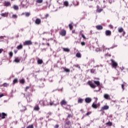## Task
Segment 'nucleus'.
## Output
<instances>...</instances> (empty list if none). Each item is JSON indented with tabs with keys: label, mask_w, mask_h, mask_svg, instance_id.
Returning a JSON list of instances; mask_svg holds the SVG:
<instances>
[{
	"label": "nucleus",
	"mask_w": 128,
	"mask_h": 128,
	"mask_svg": "<svg viewBox=\"0 0 128 128\" xmlns=\"http://www.w3.org/2000/svg\"><path fill=\"white\" fill-rule=\"evenodd\" d=\"M94 82L95 84H94L92 83V81H89L88 82V84L90 86V88H96V86H100V81H96V80H94Z\"/></svg>",
	"instance_id": "1"
},
{
	"label": "nucleus",
	"mask_w": 128,
	"mask_h": 128,
	"mask_svg": "<svg viewBox=\"0 0 128 128\" xmlns=\"http://www.w3.org/2000/svg\"><path fill=\"white\" fill-rule=\"evenodd\" d=\"M64 128H72V124L70 122V121L66 119V120L64 125Z\"/></svg>",
	"instance_id": "2"
},
{
	"label": "nucleus",
	"mask_w": 128,
	"mask_h": 128,
	"mask_svg": "<svg viewBox=\"0 0 128 128\" xmlns=\"http://www.w3.org/2000/svg\"><path fill=\"white\" fill-rule=\"evenodd\" d=\"M59 34L62 36H66V30H64V29H62L60 32Z\"/></svg>",
	"instance_id": "3"
},
{
	"label": "nucleus",
	"mask_w": 128,
	"mask_h": 128,
	"mask_svg": "<svg viewBox=\"0 0 128 128\" xmlns=\"http://www.w3.org/2000/svg\"><path fill=\"white\" fill-rule=\"evenodd\" d=\"M32 94H30L27 95L26 100L28 102H32Z\"/></svg>",
	"instance_id": "4"
},
{
	"label": "nucleus",
	"mask_w": 128,
	"mask_h": 128,
	"mask_svg": "<svg viewBox=\"0 0 128 128\" xmlns=\"http://www.w3.org/2000/svg\"><path fill=\"white\" fill-rule=\"evenodd\" d=\"M32 42L30 40H26L24 42V46H32Z\"/></svg>",
	"instance_id": "5"
},
{
	"label": "nucleus",
	"mask_w": 128,
	"mask_h": 128,
	"mask_svg": "<svg viewBox=\"0 0 128 128\" xmlns=\"http://www.w3.org/2000/svg\"><path fill=\"white\" fill-rule=\"evenodd\" d=\"M111 62L112 68H116V67L118 66V63H116V62L114 60H112Z\"/></svg>",
	"instance_id": "6"
},
{
	"label": "nucleus",
	"mask_w": 128,
	"mask_h": 128,
	"mask_svg": "<svg viewBox=\"0 0 128 128\" xmlns=\"http://www.w3.org/2000/svg\"><path fill=\"white\" fill-rule=\"evenodd\" d=\"M6 116H8V114L4 112L0 113V118H1L2 120H4Z\"/></svg>",
	"instance_id": "7"
},
{
	"label": "nucleus",
	"mask_w": 128,
	"mask_h": 128,
	"mask_svg": "<svg viewBox=\"0 0 128 128\" xmlns=\"http://www.w3.org/2000/svg\"><path fill=\"white\" fill-rule=\"evenodd\" d=\"M85 102L86 104H90V102H92V98H85Z\"/></svg>",
	"instance_id": "8"
},
{
	"label": "nucleus",
	"mask_w": 128,
	"mask_h": 128,
	"mask_svg": "<svg viewBox=\"0 0 128 128\" xmlns=\"http://www.w3.org/2000/svg\"><path fill=\"white\" fill-rule=\"evenodd\" d=\"M39 104H40V106H46V101L44 100H40L39 102Z\"/></svg>",
	"instance_id": "9"
},
{
	"label": "nucleus",
	"mask_w": 128,
	"mask_h": 128,
	"mask_svg": "<svg viewBox=\"0 0 128 128\" xmlns=\"http://www.w3.org/2000/svg\"><path fill=\"white\" fill-rule=\"evenodd\" d=\"M12 6V4H10V2L5 1L4 2V6Z\"/></svg>",
	"instance_id": "10"
},
{
	"label": "nucleus",
	"mask_w": 128,
	"mask_h": 128,
	"mask_svg": "<svg viewBox=\"0 0 128 128\" xmlns=\"http://www.w3.org/2000/svg\"><path fill=\"white\" fill-rule=\"evenodd\" d=\"M40 106L38 104H36L34 108V110H36V112H38L40 110Z\"/></svg>",
	"instance_id": "11"
},
{
	"label": "nucleus",
	"mask_w": 128,
	"mask_h": 128,
	"mask_svg": "<svg viewBox=\"0 0 128 128\" xmlns=\"http://www.w3.org/2000/svg\"><path fill=\"white\" fill-rule=\"evenodd\" d=\"M96 28L98 30H102L104 28V27L102 25H97L96 26Z\"/></svg>",
	"instance_id": "12"
},
{
	"label": "nucleus",
	"mask_w": 128,
	"mask_h": 128,
	"mask_svg": "<svg viewBox=\"0 0 128 128\" xmlns=\"http://www.w3.org/2000/svg\"><path fill=\"white\" fill-rule=\"evenodd\" d=\"M35 24H42V20L40 19L37 18L35 20Z\"/></svg>",
	"instance_id": "13"
},
{
	"label": "nucleus",
	"mask_w": 128,
	"mask_h": 128,
	"mask_svg": "<svg viewBox=\"0 0 128 128\" xmlns=\"http://www.w3.org/2000/svg\"><path fill=\"white\" fill-rule=\"evenodd\" d=\"M68 102L66 100H62L60 102L61 106H66Z\"/></svg>",
	"instance_id": "14"
},
{
	"label": "nucleus",
	"mask_w": 128,
	"mask_h": 128,
	"mask_svg": "<svg viewBox=\"0 0 128 128\" xmlns=\"http://www.w3.org/2000/svg\"><path fill=\"white\" fill-rule=\"evenodd\" d=\"M105 34L106 36H112V32L110 30H106Z\"/></svg>",
	"instance_id": "15"
},
{
	"label": "nucleus",
	"mask_w": 128,
	"mask_h": 128,
	"mask_svg": "<svg viewBox=\"0 0 128 128\" xmlns=\"http://www.w3.org/2000/svg\"><path fill=\"white\" fill-rule=\"evenodd\" d=\"M23 48H24V46H22V44H20V45L17 46L16 48H17V50H22Z\"/></svg>",
	"instance_id": "16"
},
{
	"label": "nucleus",
	"mask_w": 128,
	"mask_h": 128,
	"mask_svg": "<svg viewBox=\"0 0 128 128\" xmlns=\"http://www.w3.org/2000/svg\"><path fill=\"white\" fill-rule=\"evenodd\" d=\"M62 68L64 69V71L66 72H70V70L66 68L62 67Z\"/></svg>",
	"instance_id": "17"
},
{
	"label": "nucleus",
	"mask_w": 128,
	"mask_h": 128,
	"mask_svg": "<svg viewBox=\"0 0 128 128\" xmlns=\"http://www.w3.org/2000/svg\"><path fill=\"white\" fill-rule=\"evenodd\" d=\"M104 98L106 100H110V95H108V94H104Z\"/></svg>",
	"instance_id": "18"
},
{
	"label": "nucleus",
	"mask_w": 128,
	"mask_h": 128,
	"mask_svg": "<svg viewBox=\"0 0 128 128\" xmlns=\"http://www.w3.org/2000/svg\"><path fill=\"white\" fill-rule=\"evenodd\" d=\"M108 108H110V107L106 105L104 106L102 108V110H108Z\"/></svg>",
	"instance_id": "19"
},
{
	"label": "nucleus",
	"mask_w": 128,
	"mask_h": 128,
	"mask_svg": "<svg viewBox=\"0 0 128 128\" xmlns=\"http://www.w3.org/2000/svg\"><path fill=\"white\" fill-rule=\"evenodd\" d=\"M37 62L38 64H44V61L42 59H38Z\"/></svg>",
	"instance_id": "20"
},
{
	"label": "nucleus",
	"mask_w": 128,
	"mask_h": 128,
	"mask_svg": "<svg viewBox=\"0 0 128 128\" xmlns=\"http://www.w3.org/2000/svg\"><path fill=\"white\" fill-rule=\"evenodd\" d=\"M92 108H94L95 110H96V108H98V104H95L94 102L92 104Z\"/></svg>",
	"instance_id": "21"
},
{
	"label": "nucleus",
	"mask_w": 128,
	"mask_h": 128,
	"mask_svg": "<svg viewBox=\"0 0 128 128\" xmlns=\"http://www.w3.org/2000/svg\"><path fill=\"white\" fill-rule=\"evenodd\" d=\"M78 104H82L84 102V99L82 98H80L78 99Z\"/></svg>",
	"instance_id": "22"
},
{
	"label": "nucleus",
	"mask_w": 128,
	"mask_h": 128,
	"mask_svg": "<svg viewBox=\"0 0 128 128\" xmlns=\"http://www.w3.org/2000/svg\"><path fill=\"white\" fill-rule=\"evenodd\" d=\"M106 125L108 126H112V122L109 121L106 124Z\"/></svg>",
	"instance_id": "23"
},
{
	"label": "nucleus",
	"mask_w": 128,
	"mask_h": 128,
	"mask_svg": "<svg viewBox=\"0 0 128 128\" xmlns=\"http://www.w3.org/2000/svg\"><path fill=\"white\" fill-rule=\"evenodd\" d=\"M20 82L22 84H24V82H26V80H24V78H22L20 80Z\"/></svg>",
	"instance_id": "24"
},
{
	"label": "nucleus",
	"mask_w": 128,
	"mask_h": 128,
	"mask_svg": "<svg viewBox=\"0 0 128 128\" xmlns=\"http://www.w3.org/2000/svg\"><path fill=\"white\" fill-rule=\"evenodd\" d=\"M118 32L122 33V32H124V28H118Z\"/></svg>",
	"instance_id": "25"
},
{
	"label": "nucleus",
	"mask_w": 128,
	"mask_h": 128,
	"mask_svg": "<svg viewBox=\"0 0 128 128\" xmlns=\"http://www.w3.org/2000/svg\"><path fill=\"white\" fill-rule=\"evenodd\" d=\"M76 57L78 58H82V54H80V52L76 53Z\"/></svg>",
	"instance_id": "26"
},
{
	"label": "nucleus",
	"mask_w": 128,
	"mask_h": 128,
	"mask_svg": "<svg viewBox=\"0 0 128 128\" xmlns=\"http://www.w3.org/2000/svg\"><path fill=\"white\" fill-rule=\"evenodd\" d=\"M10 86V84L8 83H4L2 85H1L0 86H4V88H6V86Z\"/></svg>",
	"instance_id": "27"
},
{
	"label": "nucleus",
	"mask_w": 128,
	"mask_h": 128,
	"mask_svg": "<svg viewBox=\"0 0 128 128\" xmlns=\"http://www.w3.org/2000/svg\"><path fill=\"white\" fill-rule=\"evenodd\" d=\"M57 104H58V103H57L56 104H54V101L53 102H50V106H56Z\"/></svg>",
	"instance_id": "28"
},
{
	"label": "nucleus",
	"mask_w": 128,
	"mask_h": 128,
	"mask_svg": "<svg viewBox=\"0 0 128 128\" xmlns=\"http://www.w3.org/2000/svg\"><path fill=\"white\" fill-rule=\"evenodd\" d=\"M96 12H102V9L98 8V6Z\"/></svg>",
	"instance_id": "29"
},
{
	"label": "nucleus",
	"mask_w": 128,
	"mask_h": 128,
	"mask_svg": "<svg viewBox=\"0 0 128 128\" xmlns=\"http://www.w3.org/2000/svg\"><path fill=\"white\" fill-rule=\"evenodd\" d=\"M14 62H16L17 64H18V62H20V59H18V58H15V60H14Z\"/></svg>",
	"instance_id": "30"
},
{
	"label": "nucleus",
	"mask_w": 128,
	"mask_h": 128,
	"mask_svg": "<svg viewBox=\"0 0 128 128\" xmlns=\"http://www.w3.org/2000/svg\"><path fill=\"white\" fill-rule=\"evenodd\" d=\"M64 6H66V7L68 6H69L68 2V1L64 2Z\"/></svg>",
	"instance_id": "31"
},
{
	"label": "nucleus",
	"mask_w": 128,
	"mask_h": 128,
	"mask_svg": "<svg viewBox=\"0 0 128 128\" xmlns=\"http://www.w3.org/2000/svg\"><path fill=\"white\" fill-rule=\"evenodd\" d=\"M8 13H2L1 14V16H3L4 18H6L8 16Z\"/></svg>",
	"instance_id": "32"
},
{
	"label": "nucleus",
	"mask_w": 128,
	"mask_h": 128,
	"mask_svg": "<svg viewBox=\"0 0 128 128\" xmlns=\"http://www.w3.org/2000/svg\"><path fill=\"white\" fill-rule=\"evenodd\" d=\"M72 116H74V114H68L66 120H68V118H72Z\"/></svg>",
	"instance_id": "33"
},
{
	"label": "nucleus",
	"mask_w": 128,
	"mask_h": 128,
	"mask_svg": "<svg viewBox=\"0 0 128 128\" xmlns=\"http://www.w3.org/2000/svg\"><path fill=\"white\" fill-rule=\"evenodd\" d=\"M44 0H36V2L37 4H42Z\"/></svg>",
	"instance_id": "34"
},
{
	"label": "nucleus",
	"mask_w": 128,
	"mask_h": 128,
	"mask_svg": "<svg viewBox=\"0 0 128 128\" xmlns=\"http://www.w3.org/2000/svg\"><path fill=\"white\" fill-rule=\"evenodd\" d=\"M63 50L64 52H70V49L68 48H63Z\"/></svg>",
	"instance_id": "35"
},
{
	"label": "nucleus",
	"mask_w": 128,
	"mask_h": 128,
	"mask_svg": "<svg viewBox=\"0 0 128 128\" xmlns=\"http://www.w3.org/2000/svg\"><path fill=\"white\" fill-rule=\"evenodd\" d=\"M13 8H14L16 10H18V6L16 5H14L13 6Z\"/></svg>",
	"instance_id": "36"
},
{
	"label": "nucleus",
	"mask_w": 128,
	"mask_h": 128,
	"mask_svg": "<svg viewBox=\"0 0 128 128\" xmlns=\"http://www.w3.org/2000/svg\"><path fill=\"white\" fill-rule=\"evenodd\" d=\"M18 78H15L13 80V84H18Z\"/></svg>",
	"instance_id": "37"
},
{
	"label": "nucleus",
	"mask_w": 128,
	"mask_h": 128,
	"mask_svg": "<svg viewBox=\"0 0 128 128\" xmlns=\"http://www.w3.org/2000/svg\"><path fill=\"white\" fill-rule=\"evenodd\" d=\"M69 28H70V30H72V28H74V26H72V24H69Z\"/></svg>",
	"instance_id": "38"
},
{
	"label": "nucleus",
	"mask_w": 128,
	"mask_h": 128,
	"mask_svg": "<svg viewBox=\"0 0 128 128\" xmlns=\"http://www.w3.org/2000/svg\"><path fill=\"white\" fill-rule=\"evenodd\" d=\"M9 56L10 58H12V56H14V53L12 52H9Z\"/></svg>",
	"instance_id": "39"
},
{
	"label": "nucleus",
	"mask_w": 128,
	"mask_h": 128,
	"mask_svg": "<svg viewBox=\"0 0 128 128\" xmlns=\"http://www.w3.org/2000/svg\"><path fill=\"white\" fill-rule=\"evenodd\" d=\"M26 16H30V12H26L25 13Z\"/></svg>",
	"instance_id": "40"
},
{
	"label": "nucleus",
	"mask_w": 128,
	"mask_h": 128,
	"mask_svg": "<svg viewBox=\"0 0 128 128\" xmlns=\"http://www.w3.org/2000/svg\"><path fill=\"white\" fill-rule=\"evenodd\" d=\"M46 116H47V118H50V116H52V112H48V113L46 114Z\"/></svg>",
	"instance_id": "41"
},
{
	"label": "nucleus",
	"mask_w": 128,
	"mask_h": 128,
	"mask_svg": "<svg viewBox=\"0 0 128 128\" xmlns=\"http://www.w3.org/2000/svg\"><path fill=\"white\" fill-rule=\"evenodd\" d=\"M12 18H18V16L16 14H13L12 16Z\"/></svg>",
	"instance_id": "42"
},
{
	"label": "nucleus",
	"mask_w": 128,
	"mask_h": 128,
	"mask_svg": "<svg viewBox=\"0 0 128 128\" xmlns=\"http://www.w3.org/2000/svg\"><path fill=\"white\" fill-rule=\"evenodd\" d=\"M30 86H26V88H25V92H28V90H30Z\"/></svg>",
	"instance_id": "43"
},
{
	"label": "nucleus",
	"mask_w": 128,
	"mask_h": 128,
	"mask_svg": "<svg viewBox=\"0 0 128 128\" xmlns=\"http://www.w3.org/2000/svg\"><path fill=\"white\" fill-rule=\"evenodd\" d=\"M26 128H34V124L29 125Z\"/></svg>",
	"instance_id": "44"
},
{
	"label": "nucleus",
	"mask_w": 128,
	"mask_h": 128,
	"mask_svg": "<svg viewBox=\"0 0 128 128\" xmlns=\"http://www.w3.org/2000/svg\"><path fill=\"white\" fill-rule=\"evenodd\" d=\"M108 27L110 28L111 30H113L114 29V26L112 24H110L108 26Z\"/></svg>",
	"instance_id": "45"
},
{
	"label": "nucleus",
	"mask_w": 128,
	"mask_h": 128,
	"mask_svg": "<svg viewBox=\"0 0 128 128\" xmlns=\"http://www.w3.org/2000/svg\"><path fill=\"white\" fill-rule=\"evenodd\" d=\"M74 66H75V68H80V65L78 64L74 65Z\"/></svg>",
	"instance_id": "46"
},
{
	"label": "nucleus",
	"mask_w": 128,
	"mask_h": 128,
	"mask_svg": "<svg viewBox=\"0 0 128 128\" xmlns=\"http://www.w3.org/2000/svg\"><path fill=\"white\" fill-rule=\"evenodd\" d=\"M82 36L84 40H86V36H84V34H82Z\"/></svg>",
	"instance_id": "47"
},
{
	"label": "nucleus",
	"mask_w": 128,
	"mask_h": 128,
	"mask_svg": "<svg viewBox=\"0 0 128 128\" xmlns=\"http://www.w3.org/2000/svg\"><path fill=\"white\" fill-rule=\"evenodd\" d=\"M122 90H124V84H122Z\"/></svg>",
	"instance_id": "48"
},
{
	"label": "nucleus",
	"mask_w": 128,
	"mask_h": 128,
	"mask_svg": "<svg viewBox=\"0 0 128 128\" xmlns=\"http://www.w3.org/2000/svg\"><path fill=\"white\" fill-rule=\"evenodd\" d=\"M92 112H88L86 114V116H90V114H91Z\"/></svg>",
	"instance_id": "49"
},
{
	"label": "nucleus",
	"mask_w": 128,
	"mask_h": 128,
	"mask_svg": "<svg viewBox=\"0 0 128 128\" xmlns=\"http://www.w3.org/2000/svg\"><path fill=\"white\" fill-rule=\"evenodd\" d=\"M50 16V15L48 14H45V18H48Z\"/></svg>",
	"instance_id": "50"
},
{
	"label": "nucleus",
	"mask_w": 128,
	"mask_h": 128,
	"mask_svg": "<svg viewBox=\"0 0 128 128\" xmlns=\"http://www.w3.org/2000/svg\"><path fill=\"white\" fill-rule=\"evenodd\" d=\"M82 46H86V42H81Z\"/></svg>",
	"instance_id": "51"
},
{
	"label": "nucleus",
	"mask_w": 128,
	"mask_h": 128,
	"mask_svg": "<svg viewBox=\"0 0 128 128\" xmlns=\"http://www.w3.org/2000/svg\"><path fill=\"white\" fill-rule=\"evenodd\" d=\"M60 126L58 124H56L54 126V128H58Z\"/></svg>",
	"instance_id": "52"
},
{
	"label": "nucleus",
	"mask_w": 128,
	"mask_h": 128,
	"mask_svg": "<svg viewBox=\"0 0 128 128\" xmlns=\"http://www.w3.org/2000/svg\"><path fill=\"white\" fill-rule=\"evenodd\" d=\"M72 34H76V30H72Z\"/></svg>",
	"instance_id": "53"
},
{
	"label": "nucleus",
	"mask_w": 128,
	"mask_h": 128,
	"mask_svg": "<svg viewBox=\"0 0 128 128\" xmlns=\"http://www.w3.org/2000/svg\"><path fill=\"white\" fill-rule=\"evenodd\" d=\"M4 50L2 49H0V54H2V51Z\"/></svg>",
	"instance_id": "54"
},
{
	"label": "nucleus",
	"mask_w": 128,
	"mask_h": 128,
	"mask_svg": "<svg viewBox=\"0 0 128 128\" xmlns=\"http://www.w3.org/2000/svg\"><path fill=\"white\" fill-rule=\"evenodd\" d=\"M14 54H16L18 52V50H14Z\"/></svg>",
	"instance_id": "55"
},
{
	"label": "nucleus",
	"mask_w": 128,
	"mask_h": 128,
	"mask_svg": "<svg viewBox=\"0 0 128 128\" xmlns=\"http://www.w3.org/2000/svg\"><path fill=\"white\" fill-rule=\"evenodd\" d=\"M2 96H4V94H0V98H2Z\"/></svg>",
	"instance_id": "56"
},
{
	"label": "nucleus",
	"mask_w": 128,
	"mask_h": 128,
	"mask_svg": "<svg viewBox=\"0 0 128 128\" xmlns=\"http://www.w3.org/2000/svg\"><path fill=\"white\" fill-rule=\"evenodd\" d=\"M46 44H47V46H50V43H47Z\"/></svg>",
	"instance_id": "57"
},
{
	"label": "nucleus",
	"mask_w": 128,
	"mask_h": 128,
	"mask_svg": "<svg viewBox=\"0 0 128 128\" xmlns=\"http://www.w3.org/2000/svg\"><path fill=\"white\" fill-rule=\"evenodd\" d=\"M68 106H69L70 108V105H68Z\"/></svg>",
	"instance_id": "58"
},
{
	"label": "nucleus",
	"mask_w": 128,
	"mask_h": 128,
	"mask_svg": "<svg viewBox=\"0 0 128 128\" xmlns=\"http://www.w3.org/2000/svg\"><path fill=\"white\" fill-rule=\"evenodd\" d=\"M96 80H100V78H96Z\"/></svg>",
	"instance_id": "59"
},
{
	"label": "nucleus",
	"mask_w": 128,
	"mask_h": 128,
	"mask_svg": "<svg viewBox=\"0 0 128 128\" xmlns=\"http://www.w3.org/2000/svg\"><path fill=\"white\" fill-rule=\"evenodd\" d=\"M46 4H48V2H46Z\"/></svg>",
	"instance_id": "60"
},
{
	"label": "nucleus",
	"mask_w": 128,
	"mask_h": 128,
	"mask_svg": "<svg viewBox=\"0 0 128 128\" xmlns=\"http://www.w3.org/2000/svg\"><path fill=\"white\" fill-rule=\"evenodd\" d=\"M12 0V1H14V0Z\"/></svg>",
	"instance_id": "61"
},
{
	"label": "nucleus",
	"mask_w": 128,
	"mask_h": 128,
	"mask_svg": "<svg viewBox=\"0 0 128 128\" xmlns=\"http://www.w3.org/2000/svg\"><path fill=\"white\" fill-rule=\"evenodd\" d=\"M12 48H13V47H12Z\"/></svg>",
	"instance_id": "62"
}]
</instances>
